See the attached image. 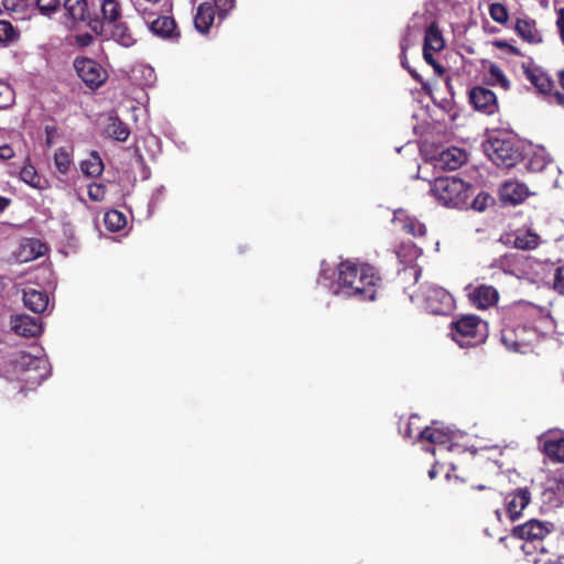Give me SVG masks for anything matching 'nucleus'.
<instances>
[{"instance_id":"nucleus-1","label":"nucleus","mask_w":564,"mask_h":564,"mask_svg":"<svg viewBox=\"0 0 564 564\" xmlns=\"http://www.w3.org/2000/svg\"><path fill=\"white\" fill-rule=\"evenodd\" d=\"M381 283L379 270L370 263L341 261L337 267L335 294L375 301Z\"/></svg>"},{"instance_id":"nucleus-2","label":"nucleus","mask_w":564,"mask_h":564,"mask_svg":"<svg viewBox=\"0 0 564 564\" xmlns=\"http://www.w3.org/2000/svg\"><path fill=\"white\" fill-rule=\"evenodd\" d=\"M475 191L471 184L455 176L436 177L431 187V193L442 205L459 209H468V200Z\"/></svg>"},{"instance_id":"nucleus-3","label":"nucleus","mask_w":564,"mask_h":564,"mask_svg":"<svg viewBox=\"0 0 564 564\" xmlns=\"http://www.w3.org/2000/svg\"><path fill=\"white\" fill-rule=\"evenodd\" d=\"M553 531L554 525L552 523L532 519L521 525L514 527L512 529V535L525 541L522 546L525 553L529 554L532 551H536L544 554L550 552L547 540Z\"/></svg>"},{"instance_id":"nucleus-4","label":"nucleus","mask_w":564,"mask_h":564,"mask_svg":"<svg viewBox=\"0 0 564 564\" xmlns=\"http://www.w3.org/2000/svg\"><path fill=\"white\" fill-rule=\"evenodd\" d=\"M453 339L460 347H473L484 343L488 335L487 323L476 315H463L452 324Z\"/></svg>"},{"instance_id":"nucleus-5","label":"nucleus","mask_w":564,"mask_h":564,"mask_svg":"<svg viewBox=\"0 0 564 564\" xmlns=\"http://www.w3.org/2000/svg\"><path fill=\"white\" fill-rule=\"evenodd\" d=\"M484 151L494 164L506 169L514 166L522 159L518 142L512 137H492L484 143Z\"/></svg>"},{"instance_id":"nucleus-6","label":"nucleus","mask_w":564,"mask_h":564,"mask_svg":"<svg viewBox=\"0 0 564 564\" xmlns=\"http://www.w3.org/2000/svg\"><path fill=\"white\" fill-rule=\"evenodd\" d=\"M419 297L424 310L434 315H447L454 308V299L444 288L425 283L420 286Z\"/></svg>"},{"instance_id":"nucleus-7","label":"nucleus","mask_w":564,"mask_h":564,"mask_svg":"<svg viewBox=\"0 0 564 564\" xmlns=\"http://www.w3.org/2000/svg\"><path fill=\"white\" fill-rule=\"evenodd\" d=\"M536 330L527 325H506L501 329V343L508 350L527 354L536 339Z\"/></svg>"},{"instance_id":"nucleus-8","label":"nucleus","mask_w":564,"mask_h":564,"mask_svg":"<svg viewBox=\"0 0 564 564\" xmlns=\"http://www.w3.org/2000/svg\"><path fill=\"white\" fill-rule=\"evenodd\" d=\"M14 371L25 383L39 384L46 378V361L30 354L21 352L14 359Z\"/></svg>"},{"instance_id":"nucleus-9","label":"nucleus","mask_w":564,"mask_h":564,"mask_svg":"<svg viewBox=\"0 0 564 564\" xmlns=\"http://www.w3.org/2000/svg\"><path fill=\"white\" fill-rule=\"evenodd\" d=\"M74 67L80 79L91 89L100 87L108 78L106 69L88 57H77Z\"/></svg>"},{"instance_id":"nucleus-10","label":"nucleus","mask_w":564,"mask_h":564,"mask_svg":"<svg viewBox=\"0 0 564 564\" xmlns=\"http://www.w3.org/2000/svg\"><path fill=\"white\" fill-rule=\"evenodd\" d=\"M154 15L148 8H143V21L149 25V30L161 39L177 41L181 34L175 20L170 15Z\"/></svg>"},{"instance_id":"nucleus-11","label":"nucleus","mask_w":564,"mask_h":564,"mask_svg":"<svg viewBox=\"0 0 564 564\" xmlns=\"http://www.w3.org/2000/svg\"><path fill=\"white\" fill-rule=\"evenodd\" d=\"M64 9L74 21H87L96 33H102V22L98 18H91L87 0H64Z\"/></svg>"},{"instance_id":"nucleus-12","label":"nucleus","mask_w":564,"mask_h":564,"mask_svg":"<svg viewBox=\"0 0 564 564\" xmlns=\"http://www.w3.org/2000/svg\"><path fill=\"white\" fill-rule=\"evenodd\" d=\"M531 501L529 488H518L505 497L506 512L510 520H517Z\"/></svg>"},{"instance_id":"nucleus-13","label":"nucleus","mask_w":564,"mask_h":564,"mask_svg":"<svg viewBox=\"0 0 564 564\" xmlns=\"http://www.w3.org/2000/svg\"><path fill=\"white\" fill-rule=\"evenodd\" d=\"M469 101L475 109L487 115L494 113L498 108L496 94L481 86L473 87L469 90Z\"/></svg>"},{"instance_id":"nucleus-14","label":"nucleus","mask_w":564,"mask_h":564,"mask_svg":"<svg viewBox=\"0 0 564 564\" xmlns=\"http://www.w3.org/2000/svg\"><path fill=\"white\" fill-rule=\"evenodd\" d=\"M524 74L528 80L538 89V91L544 95L549 102L553 104L552 94L555 93V83L550 77V75L540 68H527Z\"/></svg>"},{"instance_id":"nucleus-15","label":"nucleus","mask_w":564,"mask_h":564,"mask_svg":"<svg viewBox=\"0 0 564 564\" xmlns=\"http://www.w3.org/2000/svg\"><path fill=\"white\" fill-rule=\"evenodd\" d=\"M13 330L24 337H37L43 332V324L40 317L18 315L13 321Z\"/></svg>"},{"instance_id":"nucleus-16","label":"nucleus","mask_w":564,"mask_h":564,"mask_svg":"<svg viewBox=\"0 0 564 564\" xmlns=\"http://www.w3.org/2000/svg\"><path fill=\"white\" fill-rule=\"evenodd\" d=\"M516 33L530 44H540L543 41L542 33L536 28V21L530 18H518L514 25Z\"/></svg>"},{"instance_id":"nucleus-17","label":"nucleus","mask_w":564,"mask_h":564,"mask_svg":"<svg viewBox=\"0 0 564 564\" xmlns=\"http://www.w3.org/2000/svg\"><path fill=\"white\" fill-rule=\"evenodd\" d=\"M216 14L217 11L213 3H200L194 18V25L196 30L200 33H207L213 25Z\"/></svg>"},{"instance_id":"nucleus-18","label":"nucleus","mask_w":564,"mask_h":564,"mask_svg":"<svg viewBox=\"0 0 564 564\" xmlns=\"http://www.w3.org/2000/svg\"><path fill=\"white\" fill-rule=\"evenodd\" d=\"M47 247L37 239H28L21 243L17 258L20 262H29L35 260L46 252Z\"/></svg>"},{"instance_id":"nucleus-19","label":"nucleus","mask_w":564,"mask_h":564,"mask_svg":"<svg viewBox=\"0 0 564 564\" xmlns=\"http://www.w3.org/2000/svg\"><path fill=\"white\" fill-rule=\"evenodd\" d=\"M470 299L480 308H487L498 302L499 293L491 285H479L471 293Z\"/></svg>"},{"instance_id":"nucleus-20","label":"nucleus","mask_w":564,"mask_h":564,"mask_svg":"<svg viewBox=\"0 0 564 564\" xmlns=\"http://www.w3.org/2000/svg\"><path fill=\"white\" fill-rule=\"evenodd\" d=\"M23 303L30 311L41 314L48 306V295L42 291L28 289L23 293Z\"/></svg>"},{"instance_id":"nucleus-21","label":"nucleus","mask_w":564,"mask_h":564,"mask_svg":"<svg viewBox=\"0 0 564 564\" xmlns=\"http://www.w3.org/2000/svg\"><path fill=\"white\" fill-rule=\"evenodd\" d=\"M20 178L29 186L40 191L48 187L47 180L37 173L36 169L30 163L29 158H26V163L20 171Z\"/></svg>"},{"instance_id":"nucleus-22","label":"nucleus","mask_w":564,"mask_h":564,"mask_svg":"<svg viewBox=\"0 0 564 564\" xmlns=\"http://www.w3.org/2000/svg\"><path fill=\"white\" fill-rule=\"evenodd\" d=\"M528 194V187L519 182H507L501 189L502 199L513 205L523 202Z\"/></svg>"},{"instance_id":"nucleus-23","label":"nucleus","mask_w":564,"mask_h":564,"mask_svg":"<svg viewBox=\"0 0 564 564\" xmlns=\"http://www.w3.org/2000/svg\"><path fill=\"white\" fill-rule=\"evenodd\" d=\"M467 160V154L458 148L447 149L441 153L440 163L444 169L454 171L460 167Z\"/></svg>"},{"instance_id":"nucleus-24","label":"nucleus","mask_w":564,"mask_h":564,"mask_svg":"<svg viewBox=\"0 0 564 564\" xmlns=\"http://www.w3.org/2000/svg\"><path fill=\"white\" fill-rule=\"evenodd\" d=\"M540 243L541 237L531 229L519 230L513 240V247L524 251L534 250Z\"/></svg>"},{"instance_id":"nucleus-25","label":"nucleus","mask_w":564,"mask_h":564,"mask_svg":"<svg viewBox=\"0 0 564 564\" xmlns=\"http://www.w3.org/2000/svg\"><path fill=\"white\" fill-rule=\"evenodd\" d=\"M53 159L56 170L66 175L74 165V149L72 147H61L54 152Z\"/></svg>"},{"instance_id":"nucleus-26","label":"nucleus","mask_w":564,"mask_h":564,"mask_svg":"<svg viewBox=\"0 0 564 564\" xmlns=\"http://www.w3.org/2000/svg\"><path fill=\"white\" fill-rule=\"evenodd\" d=\"M445 42L442 35V32L435 22H432L426 31L424 36V45L423 48L433 52H440L444 48Z\"/></svg>"},{"instance_id":"nucleus-27","label":"nucleus","mask_w":564,"mask_h":564,"mask_svg":"<svg viewBox=\"0 0 564 564\" xmlns=\"http://www.w3.org/2000/svg\"><path fill=\"white\" fill-rule=\"evenodd\" d=\"M104 169V162L97 151H91L88 158L80 162V170L87 177L100 176Z\"/></svg>"},{"instance_id":"nucleus-28","label":"nucleus","mask_w":564,"mask_h":564,"mask_svg":"<svg viewBox=\"0 0 564 564\" xmlns=\"http://www.w3.org/2000/svg\"><path fill=\"white\" fill-rule=\"evenodd\" d=\"M543 453L556 463H564V436L550 437L543 442Z\"/></svg>"},{"instance_id":"nucleus-29","label":"nucleus","mask_w":564,"mask_h":564,"mask_svg":"<svg viewBox=\"0 0 564 564\" xmlns=\"http://www.w3.org/2000/svg\"><path fill=\"white\" fill-rule=\"evenodd\" d=\"M420 441H426L431 444L447 445L451 443V434L444 430L426 426L419 434Z\"/></svg>"},{"instance_id":"nucleus-30","label":"nucleus","mask_w":564,"mask_h":564,"mask_svg":"<svg viewBox=\"0 0 564 564\" xmlns=\"http://www.w3.org/2000/svg\"><path fill=\"white\" fill-rule=\"evenodd\" d=\"M100 11L102 15V29L105 24H116L117 20L121 15V8L118 0H102L100 4Z\"/></svg>"},{"instance_id":"nucleus-31","label":"nucleus","mask_w":564,"mask_h":564,"mask_svg":"<svg viewBox=\"0 0 564 564\" xmlns=\"http://www.w3.org/2000/svg\"><path fill=\"white\" fill-rule=\"evenodd\" d=\"M106 126V133L108 137L117 141H126L130 134L128 127L118 118L110 116Z\"/></svg>"},{"instance_id":"nucleus-32","label":"nucleus","mask_w":564,"mask_h":564,"mask_svg":"<svg viewBox=\"0 0 564 564\" xmlns=\"http://www.w3.org/2000/svg\"><path fill=\"white\" fill-rule=\"evenodd\" d=\"M104 223L109 231L117 232L126 226L127 218L121 212L111 209L105 214Z\"/></svg>"},{"instance_id":"nucleus-33","label":"nucleus","mask_w":564,"mask_h":564,"mask_svg":"<svg viewBox=\"0 0 564 564\" xmlns=\"http://www.w3.org/2000/svg\"><path fill=\"white\" fill-rule=\"evenodd\" d=\"M402 223V230L413 237H423L426 234V227L423 223L413 217H405Z\"/></svg>"},{"instance_id":"nucleus-34","label":"nucleus","mask_w":564,"mask_h":564,"mask_svg":"<svg viewBox=\"0 0 564 564\" xmlns=\"http://www.w3.org/2000/svg\"><path fill=\"white\" fill-rule=\"evenodd\" d=\"M111 34L113 39L123 46H130L133 43L132 34L123 23L113 24Z\"/></svg>"},{"instance_id":"nucleus-35","label":"nucleus","mask_w":564,"mask_h":564,"mask_svg":"<svg viewBox=\"0 0 564 564\" xmlns=\"http://www.w3.org/2000/svg\"><path fill=\"white\" fill-rule=\"evenodd\" d=\"M19 37V32L11 22L0 20V43H11Z\"/></svg>"},{"instance_id":"nucleus-36","label":"nucleus","mask_w":564,"mask_h":564,"mask_svg":"<svg viewBox=\"0 0 564 564\" xmlns=\"http://www.w3.org/2000/svg\"><path fill=\"white\" fill-rule=\"evenodd\" d=\"M490 18L500 24H506L509 20L507 8L500 2H494L489 6Z\"/></svg>"},{"instance_id":"nucleus-37","label":"nucleus","mask_w":564,"mask_h":564,"mask_svg":"<svg viewBox=\"0 0 564 564\" xmlns=\"http://www.w3.org/2000/svg\"><path fill=\"white\" fill-rule=\"evenodd\" d=\"M490 202H492V197L488 193L480 192L473 199L468 200V208H473L476 212H484Z\"/></svg>"},{"instance_id":"nucleus-38","label":"nucleus","mask_w":564,"mask_h":564,"mask_svg":"<svg viewBox=\"0 0 564 564\" xmlns=\"http://www.w3.org/2000/svg\"><path fill=\"white\" fill-rule=\"evenodd\" d=\"M518 262L519 257L517 254H505L497 260V267L506 273H514V269Z\"/></svg>"},{"instance_id":"nucleus-39","label":"nucleus","mask_w":564,"mask_h":564,"mask_svg":"<svg viewBox=\"0 0 564 564\" xmlns=\"http://www.w3.org/2000/svg\"><path fill=\"white\" fill-rule=\"evenodd\" d=\"M14 101V91L7 83L0 80V109L9 108Z\"/></svg>"},{"instance_id":"nucleus-40","label":"nucleus","mask_w":564,"mask_h":564,"mask_svg":"<svg viewBox=\"0 0 564 564\" xmlns=\"http://www.w3.org/2000/svg\"><path fill=\"white\" fill-rule=\"evenodd\" d=\"M214 8L217 11V17L221 21L227 18L230 11L236 6V0H214Z\"/></svg>"},{"instance_id":"nucleus-41","label":"nucleus","mask_w":564,"mask_h":564,"mask_svg":"<svg viewBox=\"0 0 564 564\" xmlns=\"http://www.w3.org/2000/svg\"><path fill=\"white\" fill-rule=\"evenodd\" d=\"M422 273L421 267L417 264H411L405 267L403 270L399 271V276L402 281L412 280L413 283H417Z\"/></svg>"},{"instance_id":"nucleus-42","label":"nucleus","mask_w":564,"mask_h":564,"mask_svg":"<svg viewBox=\"0 0 564 564\" xmlns=\"http://www.w3.org/2000/svg\"><path fill=\"white\" fill-rule=\"evenodd\" d=\"M61 6L59 0H36V7L43 15L55 13Z\"/></svg>"},{"instance_id":"nucleus-43","label":"nucleus","mask_w":564,"mask_h":564,"mask_svg":"<svg viewBox=\"0 0 564 564\" xmlns=\"http://www.w3.org/2000/svg\"><path fill=\"white\" fill-rule=\"evenodd\" d=\"M106 185L101 183H91L88 185V197L93 202H101L105 199L106 196Z\"/></svg>"},{"instance_id":"nucleus-44","label":"nucleus","mask_w":564,"mask_h":564,"mask_svg":"<svg viewBox=\"0 0 564 564\" xmlns=\"http://www.w3.org/2000/svg\"><path fill=\"white\" fill-rule=\"evenodd\" d=\"M556 78L558 86L562 88V91L555 88V93L552 94L553 104L564 107V70L561 69L556 72Z\"/></svg>"},{"instance_id":"nucleus-45","label":"nucleus","mask_w":564,"mask_h":564,"mask_svg":"<svg viewBox=\"0 0 564 564\" xmlns=\"http://www.w3.org/2000/svg\"><path fill=\"white\" fill-rule=\"evenodd\" d=\"M423 57L425 62L433 67L436 74L441 76L445 74V68L434 58L433 51L423 48Z\"/></svg>"},{"instance_id":"nucleus-46","label":"nucleus","mask_w":564,"mask_h":564,"mask_svg":"<svg viewBox=\"0 0 564 564\" xmlns=\"http://www.w3.org/2000/svg\"><path fill=\"white\" fill-rule=\"evenodd\" d=\"M553 289L564 295V264L557 267L555 270Z\"/></svg>"},{"instance_id":"nucleus-47","label":"nucleus","mask_w":564,"mask_h":564,"mask_svg":"<svg viewBox=\"0 0 564 564\" xmlns=\"http://www.w3.org/2000/svg\"><path fill=\"white\" fill-rule=\"evenodd\" d=\"M489 73L491 77L498 82L502 87L507 88L509 86V80L505 76L502 69L497 65H491L489 67Z\"/></svg>"},{"instance_id":"nucleus-48","label":"nucleus","mask_w":564,"mask_h":564,"mask_svg":"<svg viewBox=\"0 0 564 564\" xmlns=\"http://www.w3.org/2000/svg\"><path fill=\"white\" fill-rule=\"evenodd\" d=\"M156 80V75L152 66L143 64V87H152Z\"/></svg>"},{"instance_id":"nucleus-49","label":"nucleus","mask_w":564,"mask_h":564,"mask_svg":"<svg viewBox=\"0 0 564 564\" xmlns=\"http://www.w3.org/2000/svg\"><path fill=\"white\" fill-rule=\"evenodd\" d=\"M492 45L495 47H497V48H500V50H507L512 55H516V56H520L521 55V52L519 51L518 47L509 44L505 40H495V41H492Z\"/></svg>"},{"instance_id":"nucleus-50","label":"nucleus","mask_w":564,"mask_h":564,"mask_svg":"<svg viewBox=\"0 0 564 564\" xmlns=\"http://www.w3.org/2000/svg\"><path fill=\"white\" fill-rule=\"evenodd\" d=\"M45 144L47 148H51L54 144V138L57 133V129L54 126H45Z\"/></svg>"},{"instance_id":"nucleus-51","label":"nucleus","mask_w":564,"mask_h":564,"mask_svg":"<svg viewBox=\"0 0 564 564\" xmlns=\"http://www.w3.org/2000/svg\"><path fill=\"white\" fill-rule=\"evenodd\" d=\"M401 64L402 66L409 70V73L411 74V76L417 80V82H421V77L420 75L414 70L412 69L409 64H408V58H406V54H405V47L402 46V54H401Z\"/></svg>"},{"instance_id":"nucleus-52","label":"nucleus","mask_w":564,"mask_h":564,"mask_svg":"<svg viewBox=\"0 0 564 564\" xmlns=\"http://www.w3.org/2000/svg\"><path fill=\"white\" fill-rule=\"evenodd\" d=\"M556 26L558 29L561 40L564 44V8L560 9L557 12Z\"/></svg>"},{"instance_id":"nucleus-53","label":"nucleus","mask_w":564,"mask_h":564,"mask_svg":"<svg viewBox=\"0 0 564 564\" xmlns=\"http://www.w3.org/2000/svg\"><path fill=\"white\" fill-rule=\"evenodd\" d=\"M14 156V151L9 144L0 145V160H9Z\"/></svg>"},{"instance_id":"nucleus-54","label":"nucleus","mask_w":564,"mask_h":564,"mask_svg":"<svg viewBox=\"0 0 564 564\" xmlns=\"http://www.w3.org/2000/svg\"><path fill=\"white\" fill-rule=\"evenodd\" d=\"M163 196H164V193H163V191L160 189L151 197V199L149 202V214L153 213L158 203L163 199Z\"/></svg>"},{"instance_id":"nucleus-55","label":"nucleus","mask_w":564,"mask_h":564,"mask_svg":"<svg viewBox=\"0 0 564 564\" xmlns=\"http://www.w3.org/2000/svg\"><path fill=\"white\" fill-rule=\"evenodd\" d=\"M21 2L20 0H2V4L7 11H17Z\"/></svg>"},{"instance_id":"nucleus-56","label":"nucleus","mask_w":564,"mask_h":564,"mask_svg":"<svg viewBox=\"0 0 564 564\" xmlns=\"http://www.w3.org/2000/svg\"><path fill=\"white\" fill-rule=\"evenodd\" d=\"M77 41L82 46H87V45L91 44L93 36L89 33H85V34L78 35Z\"/></svg>"},{"instance_id":"nucleus-57","label":"nucleus","mask_w":564,"mask_h":564,"mask_svg":"<svg viewBox=\"0 0 564 564\" xmlns=\"http://www.w3.org/2000/svg\"><path fill=\"white\" fill-rule=\"evenodd\" d=\"M413 419H419L417 415H411L409 422H408V425H406V429L404 431V437H409L411 438L412 437V429H411V425H412V420Z\"/></svg>"},{"instance_id":"nucleus-58","label":"nucleus","mask_w":564,"mask_h":564,"mask_svg":"<svg viewBox=\"0 0 564 564\" xmlns=\"http://www.w3.org/2000/svg\"><path fill=\"white\" fill-rule=\"evenodd\" d=\"M10 204V199L6 197H0V213L3 212L8 205Z\"/></svg>"},{"instance_id":"nucleus-59","label":"nucleus","mask_w":564,"mask_h":564,"mask_svg":"<svg viewBox=\"0 0 564 564\" xmlns=\"http://www.w3.org/2000/svg\"><path fill=\"white\" fill-rule=\"evenodd\" d=\"M437 475V471L435 470V468H432L429 470V476L431 479H434Z\"/></svg>"},{"instance_id":"nucleus-60","label":"nucleus","mask_w":564,"mask_h":564,"mask_svg":"<svg viewBox=\"0 0 564 564\" xmlns=\"http://www.w3.org/2000/svg\"><path fill=\"white\" fill-rule=\"evenodd\" d=\"M475 488H476V489H478V490H484V489H486V486H484V485H478V486H476Z\"/></svg>"},{"instance_id":"nucleus-61","label":"nucleus","mask_w":564,"mask_h":564,"mask_svg":"<svg viewBox=\"0 0 564 564\" xmlns=\"http://www.w3.org/2000/svg\"><path fill=\"white\" fill-rule=\"evenodd\" d=\"M142 173H143V178H145L147 176H145V169L144 167L142 170Z\"/></svg>"}]
</instances>
